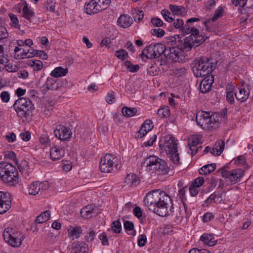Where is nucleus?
Instances as JSON below:
<instances>
[{
	"label": "nucleus",
	"instance_id": "nucleus-56",
	"mask_svg": "<svg viewBox=\"0 0 253 253\" xmlns=\"http://www.w3.org/2000/svg\"><path fill=\"white\" fill-rule=\"evenodd\" d=\"M112 228L115 233H120L122 229L121 222L119 220L113 221L112 223Z\"/></svg>",
	"mask_w": 253,
	"mask_h": 253
},
{
	"label": "nucleus",
	"instance_id": "nucleus-16",
	"mask_svg": "<svg viewBox=\"0 0 253 253\" xmlns=\"http://www.w3.org/2000/svg\"><path fill=\"white\" fill-rule=\"evenodd\" d=\"M22 17L27 24L32 23L35 19V13L33 10L28 6L27 3L24 4L22 8Z\"/></svg>",
	"mask_w": 253,
	"mask_h": 253
},
{
	"label": "nucleus",
	"instance_id": "nucleus-36",
	"mask_svg": "<svg viewBox=\"0 0 253 253\" xmlns=\"http://www.w3.org/2000/svg\"><path fill=\"white\" fill-rule=\"evenodd\" d=\"M11 237L9 240H6L5 241L7 242L10 245L13 247H19L21 246L22 243V234L20 233V235L17 236V237Z\"/></svg>",
	"mask_w": 253,
	"mask_h": 253
},
{
	"label": "nucleus",
	"instance_id": "nucleus-11",
	"mask_svg": "<svg viewBox=\"0 0 253 253\" xmlns=\"http://www.w3.org/2000/svg\"><path fill=\"white\" fill-rule=\"evenodd\" d=\"M55 136L61 140H67L70 139L72 132L71 129L64 125L57 126L54 131Z\"/></svg>",
	"mask_w": 253,
	"mask_h": 253
},
{
	"label": "nucleus",
	"instance_id": "nucleus-26",
	"mask_svg": "<svg viewBox=\"0 0 253 253\" xmlns=\"http://www.w3.org/2000/svg\"><path fill=\"white\" fill-rule=\"evenodd\" d=\"M55 82L51 78H48L44 84L41 87L43 94H46L49 90H53L55 87Z\"/></svg>",
	"mask_w": 253,
	"mask_h": 253
},
{
	"label": "nucleus",
	"instance_id": "nucleus-4",
	"mask_svg": "<svg viewBox=\"0 0 253 253\" xmlns=\"http://www.w3.org/2000/svg\"><path fill=\"white\" fill-rule=\"evenodd\" d=\"M121 167L122 163L120 158L111 154H106L102 157L100 162V169L105 173L119 170Z\"/></svg>",
	"mask_w": 253,
	"mask_h": 253
},
{
	"label": "nucleus",
	"instance_id": "nucleus-37",
	"mask_svg": "<svg viewBox=\"0 0 253 253\" xmlns=\"http://www.w3.org/2000/svg\"><path fill=\"white\" fill-rule=\"evenodd\" d=\"M28 65L32 68L34 71H36L41 70L43 67L42 62L38 60H30L28 61Z\"/></svg>",
	"mask_w": 253,
	"mask_h": 253
},
{
	"label": "nucleus",
	"instance_id": "nucleus-52",
	"mask_svg": "<svg viewBox=\"0 0 253 253\" xmlns=\"http://www.w3.org/2000/svg\"><path fill=\"white\" fill-rule=\"evenodd\" d=\"M125 66L126 69L131 72H136L139 69L138 65H132L129 61H126L125 62Z\"/></svg>",
	"mask_w": 253,
	"mask_h": 253
},
{
	"label": "nucleus",
	"instance_id": "nucleus-19",
	"mask_svg": "<svg viewBox=\"0 0 253 253\" xmlns=\"http://www.w3.org/2000/svg\"><path fill=\"white\" fill-rule=\"evenodd\" d=\"M160 158L154 155H151L145 158L142 163V166L148 168L150 169H155L156 166H158Z\"/></svg>",
	"mask_w": 253,
	"mask_h": 253
},
{
	"label": "nucleus",
	"instance_id": "nucleus-9",
	"mask_svg": "<svg viewBox=\"0 0 253 253\" xmlns=\"http://www.w3.org/2000/svg\"><path fill=\"white\" fill-rule=\"evenodd\" d=\"M161 191L159 189L152 190L149 192L145 196L144 202L146 206L148 207L150 210L153 211V208H154L157 205L158 199Z\"/></svg>",
	"mask_w": 253,
	"mask_h": 253
},
{
	"label": "nucleus",
	"instance_id": "nucleus-3",
	"mask_svg": "<svg viewBox=\"0 0 253 253\" xmlns=\"http://www.w3.org/2000/svg\"><path fill=\"white\" fill-rule=\"evenodd\" d=\"M160 194L156 206L153 211L160 216L165 217L172 212L171 200L164 191H160Z\"/></svg>",
	"mask_w": 253,
	"mask_h": 253
},
{
	"label": "nucleus",
	"instance_id": "nucleus-50",
	"mask_svg": "<svg viewBox=\"0 0 253 253\" xmlns=\"http://www.w3.org/2000/svg\"><path fill=\"white\" fill-rule=\"evenodd\" d=\"M158 115L161 118L168 117L170 115V110L168 106L159 109L157 112Z\"/></svg>",
	"mask_w": 253,
	"mask_h": 253
},
{
	"label": "nucleus",
	"instance_id": "nucleus-25",
	"mask_svg": "<svg viewBox=\"0 0 253 253\" xmlns=\"http://www.w3.org/2000/svg\"><path fill=\"white\" fill-rule=\"evenodd\" d=\"M20 233H21V232L17 228L8 227L4 229L3 236L4 240L6 241V240H9L11 237H13L14 236H15V237L17 238V236L20 235Z\"/></svg>",
	"mask_w": 253,
	"mask_h": 253
},
{
	"label": "nucleus",
	"instance_id": "nucleus-5",
	"mask_svg": "<svg viewBox=\"0 0 253 253\" xmlns=\"http://www.w3.org/2000/svg\"><path fill=\"white\" fill-rule=\"evenodd\" d=\"M13 108L18 117L23 118L29 116L34 109L32 100L26 97H21L13 104Z\"/></svg>",
	"mask_w": 253,
	"mask_h": 253
},
{
	"label": "nucleus",
	"instance_id": "nucleus-64",
	"mask_svg": "<svg viewBox=\"0 0 253 253\" xmlns=\"http://www.w3.org/2000/svg\"><path fill=\"white\" fill-rule=\"evenodd\" d=\"M142 126L148 132L150 131L153 127V122L150 120H146L142 125Z\"/></svg>",
	"mask_w": 253,
	"mask_h": 253
},
{
	"label": "nucleus",
	"instance_id": "nucleus-29",
	"mask_svg": "<svg viewBox=\"0 0 253 253\" xmlns=\"http://www.w3.org/2000/svg\"><path fill=\"white\" fill-rule=\"evenodd\" d=\"M224 146V142L220 140L215 143L214 146L211 148V153L213 155L219 156L223 152Z\"/></svg>",
	"mask_w": 253,
	"mask_h": 253
},
{
	"label": "nucleus",
	"instance_id": "nucleus-59",
	"mask_svg": "<svg viewBox=\"0 0 253 253\" xmlns=\"http://www.w3.org/2000/svg\"><path fill=\"white\" fill-rule=\"evenodd\" d=\"M151 33L153 36H156L157 37L161 38L165 35V32L162 29L158 28L151 30Z\"/></svg>",
	"mask_w": 253,
	"mask_h": 253
},
{
	"label": "nucleus",
	"instance_id": "nucleus-38",
	"mask_svg": "<svg viewBox=\"0 0 253 253\" xmlns=\"http://www.w3.org/2000/svg\"><path fill=\"white\" fill-rule=\"evenodd\" d=\"M213 236L212 235L209 234H204L200 238V240L205 244L212 246L215 244V241H212Z\"/></svg>",
	"mask_w": 253,
	"mask_h": 253
},
{
	"label": "nucleus",
	"instance_id": "nucleus-47",
	"mask_svg": "<svg viewBox=\"0 0 253 253\" xmlns=\"http://www.w3.org/2000/svg\"><path fill=\"white\" fill-rule=\"evenodd\" d=\"M82 232V228L80 226H77L71 229L69 233L70 234L72 239L74 240L79 237Z\"/></svg>",
	"mask_w": 253,
	"mask_h": 253
},
{
	"label": "nucleus",
	"instance_id": "nucleus-62",
	"mask_svg": "<svg viewBox=\"0 0 253 253\" xmlns=\"http://www.w3.org/2000/svg\"><path fill=\"white\" fill-rule=\"evenodd\" d=\"M9 34L6 28L3 26L0 27V40L6 39L8 37Z\"/></svg>",
	"mask_w": 253,
	"mask_h": 253
},
{
	"label": "nucleus",
	"instance_id": "nucleus-42",
	"mask_svg": "<svg viewBox=\"0 0 253 253\" xmlns=\"http://www.w3.org/2000/svg\"><path fill=\"white\" fill-rule=\"evenodd\" d=\"M238 93H235V97L237 100L241 101H245L247 99L249 96V92L245 90L244 88H239Z\"/></svg>",
	"mask_w": 253,
	"mask_h": 253
},
{
	"label": "nucleus",
	"instance_id": "nucleus-1",
	"mask_svg": "<svg viewBox=\"0 0 253 253\" xmlns=\"http://www.w3.org/2000/svg\"><path fill=\"white\" fill-rule=\"evenodd\" d=\"M159 147L163 152L166 153L167 156L173 163L176 165L179 163L177 142L172 135L168 134L164 136L160 141Z\"/></svg>",
	"mask_w": 253,
	"mask_h": 253
},
{
	"label": "nucleus",
	"instance_id": "nucleus-31",
	"mask_svg": "<svg viewBox=\"0 0 253 253\" xmlns=\"http://www.w3.org/2000/svg\"><path fill=\"white\" fill-rule=\"evenodd\" d=\"M169 9L172 12V14L178 16H184L187 13L186 9L182 6H177L175 5H169Z\"/></svg>",
	"mask_w": 253,
	"mask_h": 253
},
{
	"label": "nucleus",
	"instance_id": "nucleus-20",
	"mask_svg": "<svg viewBox=\"0 0 253 253\" xmlns=\"http://www.w3.org/2000/svg\"><path fill=\"white\" fill-rule=\"evenodd\" d=\"M213 82V77L207 76L201 82L199 88L202 93H205L211 90V85Z\"/></svg>",
	"mask_w": 253,
	"mask_h": 253
},
{
	"label": "nucleus",
	"instance_id": "nucleus-15",
	"mask_svg": "<svg viewBox=\"0 0 253 253\" xmlns=\"http://www.w3.org/2000/svg\"><path fill=\"white\" fill-rule=\"evenodd\" d=\"M210 113L205 111H199L196 114V120L198 126H200L203 129H205L209 118Z\"/></svg>",
	"mask_w": 253,
	"mask_h": 253
},
{
	"label": "nucleus",
	"instance_id": "nucleus-49",
	"mask_svg": "<svg viewBox=\"0 0 253 253\" xmlns=\"http://www.w3.org/2000/svg\"><path fill=\"white\" fill-rule=\"evenodd\" d=\"M124 226L126 232H130L129 233H128V234H130L131 235H134L135 234V231L133 230L134 225L132 222L126 221L124 222Z\"/></svg>",
	"mask_w": 253,
	"mask_h": 253
},
{
	"label": "nucleus",
	"instance_id": "nucleus-14",
	"mask_svg": "<svg viewBox=\"0 0 253 253\" xmlns=\"http://www.w3.org/2000/svg\"><path fill=\"white\" fill-rule=\"evenodd\" d=\"M14 57L16 59L32 58L33 54L30 52V49H26L23 47L16 46L14 50Z\"/></svg>",
	"mask_w": 253,
	"mask_h": 253
},
{
	"label": "nucleus",
	"instance_id": "nucleus-39",
	"mask_svg": "<svg viewBox=\"0 0 253 253\" xmlns=\"http://www.w3.org/2000/svg\"><path fill=\"white\" fill-rule=\"evenodd\" d=\"M123 115L127 118L134 116L137 113V109L135 108H130L125 106L122 109Z\"/></svg>",
	"mask_w": 253,
	"mask_h": 253
},
{
	"label": "nucleus",
	"instance_id": "nucleus-54",
	"mask_svg": "<svg viewBox=\"0 0 253 253\" xmlns=\"http://www.w3.org/2000/svg\"><path fill=\"white\" fill-rule=\"evenodd\" d=\"M187 190V186H185L183 188H181L178 191V195L179 198L181 199V201L183 203V204H185V201L186 200V191Z\"/></svg>",
	"mask_w": 253,
	"mask_h": 253
},
{
	"label": "nucleus",
	"instance_id": "nucleus-7",
	"mask_svg": "<svg viewBox=\"0 0 253 253\" xmlns=\"http://www.w3.org/2000/svg\"><path fill=\"white\" fill-rule=\"evenodd\" d=\"M167 58L173 62H182L185 60V55L184 51L180 47L176 46L170 47L167 52L164 53Z\"/></svg>",
	"mask_w": 253,
	"mask_h": 253
},
{
	"label": "nucleus",
	"instance_id": "nucleus-22",
	"mask_svg": "<svg viewBox=\"0 0 253 253\" xmlns=\"http://www.w3.org/2000/svg\"><path fill=\"white\" fill-rule=\"evenodd\" d=\"M14 166L11 164L6 162H1L0 163V179H6L8 173L13 172V167Z\"/></svg>",
	"mask_w": 253,
	"mask_h": 253
},
{
	"label": "nucleus",
	"instance_id": "nucleus-45",
	"mask_svg": "<svg viewBox=\"0 0 253 253\" xmlns=\"http://www.w3.org/2000/svg\"><path fill=\"white\" fill-rule=\"evenodd\" d=\"M161 14L163 18L168 22L171 23L174 20L175 16L168 10H162Z\"/></svg>",
	"mask_w": 253,
	"mask_h": 253
},
{
	"label": "nucleus",
	"instance_id": "nucleus-46",
	"mask_svg": "<svg viewBox=\"0 0 253 253\" xmlns=\"http://www.w3.org/2000/svg\"><path fill=\"white\" fill-rule=\"evenodd\" d=\"M132 14L134 20L135 22H140L143 18L144 12L142 10L134 9L132 11Z\"/></svg>",
	"mask_w": 253,
	"mask_h": 253
},
{
	"label": "nucleus",
	"instance_id": "nucleus-53",
	"mask_svg": "<svg viewBox=\"0 0 253 253\" xmlns=\"http://www.w3.org/2000/svg\"><path fill=\"white\" fill-rule=\"evenodd\" d=\"M106 101L109 104H112L116 101L114 92L110 90L106 96Z\"/></svg>",
	"mask_w": 253,
	"mask_h": 253
},
{
	"label": "nucleus",
	"instance_id": "nucleus-21",
	"mask_svg": "<svg viewBox=\"0 0 253 253\" xmlns=\"http://www.w3.org/2000/svg\"><path fill=\"white\" fill-rule=\"evenodd\" d=\"M219 115L218 113H215L210 115L209 118V122L208 121L206 126L205 130H209L211 129H215L218 127L219 122Z\"/></svg>",
	"mask_w": 253,
	"mask_h": 253
},
{
	"label": "nucleus",
	"instance_id": "nucleus-17",
	"mask_svg": "<svg viewBox=\"0 0 253 253\" xmlns=\"http://www.w3.org/2000/svg\"><path fill=\"white\" fill-rule=\"evenodd\" d=\"M6 177H5L6 180L1 179V180L9 186H13L18 183V173L14 167H13V172L8 173Z\"/></svg>",
	"mask_w": 253,
	"mask_h": 253
},
{
	"label": "nucleus",
	"instance_id": "nucleus-13",
	"mask_svg": "<svg viewBox=\"0 0 253 253\" xmlns=\"http://www.w3.org/2000/svg\"><path fill=\"white\" fill-rule=\"evenodd\" d=\"M183 206V209H180L178 214H177L175 216L176 223L181 225H184L187 223L191 214L190 212L188 211L185 204H184Z\"/></svg>",
	"mask_w": 253,
	"mask_h": 253
},
{
	"label": "nucleus",
	"instance_id": "nucleus-27",
	"mask_svg": "<svg viewBox=\"0 0 253 253\" xmlns=\"http://www.w3.org/2000/svg\"><path fill=\"white\" fill-rule=\"evenodd\" d=\"M125 183L130 186H136L140 183L139 177L135 174L130 173L126 176L125 179Z\"/></svg>",
	"mask_w": 253,
	"mask_h": 253
},
{
	"label": "nucleus",
	"instance_id": "nucleus-55",
	"mask_svg": "<svg viewBox=\"0 0 253 253\" xmlns=\"http://www.w3.org/2000/svg\"><path fill=\"white\" fill-rule=\"evenodd\" d=\"M190 30H191V32L190 33L191 34L189 37H191V38L194 39H197V38L201 37L202 38L204 42L205 41L206 39H205L204 37L202 35H199V31L197 29L194 27H192Z\"/></svg>",
	"mask_w": 253,
	"mask_h": 253
},
{
	"label": "nucleus",
	"instance_id": "nucleus-12",
	"mask_svg": "<svg viewBox=\"0 0 253 253\" xmlns=\"http://www.w3.org/2000/svg\"><path fill=\"white\" fill-rule=\"evenodd\" d=\"M11 206L9 194L0 191V214L6 212Z\"/></svg>",
	"mask_w": 253,
	"mask_h": 253
},
{
	"label": "nucleus",
	"instance_id": "nucleus-8",
	"mask_svg": "<svg viewBox=\"0 0 253 253\" xmlns=\"http://www.w3.org/2000/svg\"><path fill=\"white\" fill-rule=\"evenodd\" d=\"M221 174L226 181L235 183L240 180V179L244 174V171L241 169H236L232 170H225L222 172Z\"/></svg>",
	"mask_w": 253,
	"mask_h": 253
},
{
	"label": "nucleus",
	"instance_id": "nucleus-23",
	"mask_svg": "<svg viewBox=\"0 0 253 253\" xmlns=\"http://www.w3.org/2000/svg\"><path fill=\"white\" fill-rule=\"evenodd\" d=\"M118 25L123 28L130 27L133 23L132 18L128 15H122L118 19Z\"/></svg>",
	"mask_w": 253,
	"mask_h": 253
},
{
	"label": "nucleus",
	"instance_id": "nucleus-63",
	"mask_svg": "<svg viewBox=\"0 0 253 253\" xmlns=\"http://www.w3.org/2000/svg\"><path fill=\"white\" fill-rule=\"evenodd\" d=\"M95 235V231L93 230L89 229L88 232L85 235V238L87 242H92L94 240Z\"/></svg>",
	"mask_w": 253,
	"mask_h": 253
},
{
	"label": "nucleus",
	"instance_id": "nucleus-51",
	"mask_svg": "<svg viewBox=\"0 0 253 253\" xmlns=\"http://www.w3.org/2000/svg\"><path fill=\"white\" fill-rule=\"evenodd\" d=\"M115 56L118 59L124 60L128 57V53L124 49H120L115 51Z\"/></svg>",
	"mask_w": 253,
	"mask_h": 253
},
{
	"label": "nucleus",
	"instance_id": "nucleus-44",
	"mask_svg": "<svg viewBox=\"0 0 253 253\" xmlns=\"http://www.w3.org/2000/svg\"><path fill=\"white\" fill-rule=\"evenodd\" d=\"M38 181L34 182L29 187L28 191L30 195H36L39 192Z\"/></svg>",
	"mask_w": 253,
	"mask_h": 253
},
{
	"label": "nucleus",
	"instance_id": "nucleus-57",
	"mask_svg": "<svg viewBox=\"0 0 253 253\" xmlns=\"http://www.w3.org/2000/svg\"><path fill=\"white\" fill-rule=\"evenodd\" d=\"M173 25L175 29H178L180 31L181 27L183 26L184 21L181 18H174V20H173Z\"/></svg>",
	"mask_w": 253,
	"mask_h": 253
},
{
	"label": "nucleus",
	"instance_id": "nucleus-30",
	"mask_svg": "<svg viewBox=\"0 0 253 253\" xmlns=\"http://www.w3.org/2000/svg\"><path fill=\"white\" fill-rule=\"evenodd\" d=\"M169 169L168 167L166 162L160 159L158 166H156L155 170H156L160 174H166L168 173Z\"/></svg>",
	"mask_w": 253,
	"mask_h": 253
},
{
	"label": "nucleus",
	"instance_id": "nucleus-2",
	"mask_svg": "<svg viewBox=\"0 0 253 253\" xmlns=\"http://www.w3.org/2000/svg\"><path fill=\"white\" fill-rule=\"evenodd\" d=\"M214 69L212 63L205 56L200 57L193 63V72L197 77L205 76L212 72Z\"/></svg>",
	"mask_w": 253,
	"mask_h": 253
},
{
	"label": "nucleus",
	"instance_id": "nucleus-43",
	"mask_svg": "<svg viewBox=\"0 0 253 253\" xmlns=\"http://www.w3.org/2000/svg\"><path fill=\"white\" fill-rule=\"evenodd\" d=\"M8 16L10 19V26L16 29H20L21 26L17 16L13 13H9Z\"/></svg>",
	"mask_w": 253,
	"mask_h": 253
},
{
	"label": "nucleus",
	"instance_id": "nucleus-34",
	"mask_svg": "<svg viewBox=\"0 0 253 253\" xmlns=\"http://www.w3.org/2000/svg\"><path fill=\"white\" fill-rule=\"evenodd\" d=\"M68 69L64 68L62 67H56L52 70L50 73L52 77L55 78H60L66 75L68 73Z\"/></svg>",
	"mask_w": 253,
	"mask_h": 253
},
{
	"label": "nucleus",
	"instance_id": "nucleus-28",
	"mask_svg": "<svg viewBox=\"0 0 253 253\" xmlns=\"http://www.w3.org/2000/svg\"><path fill=\"white\" fill-rule=\"evenodd\" d=\"M95 206L92 205H88L83 208L81 211V216L85 219L91 217L95 213Z\"/></svg>",
	"mask_w": 253,
	"mask_h": 253
},
{
	"label": "nucleus",
	"instance_id": "nucleus-18",
	"mask_svg": "<svg viewBox=\"0 0 253 253\" xmlns=\"http://www.w3.org/2000/svg\"><path fill=\"white\" fill-rule=\"evenodd\" d=\"M65 154L64 147H53L50 148V156L52 161H57L61 159Z\"/></svg>",
	"mask_w": 253,
	"mask_h": 253
},
{
	"label": "nucleus",
	"instance_id": "nucleus-41",
	"mask_svg": "<svg viewBox=\"0 0 253 253\" xmlns=\"http://www.w3.org/2000/svg\"><path fill=\"white\" fill-rule=\"evenodd\" d=\"M97 8L100 11L106 9L111 3V0H94Z\"/></svg>",
	"mask_w": 253,
	"mask_h": 253
},
{
	"label": "nucleus",
	"instance_id": "nucleus-58",
	"mask_svg": "<svg viewBox=\"0 0 253 253\" xmlns=\"http://www.w3.org/2000/svg\"><path fill=\"white\" fill-rule=\"evenodd\" d=\"M223 13V8L222 6L218 7L217 10L215 12L214 15L211 18L212 21H215L217 20L219 18L222 16Z\"/></svg>",
	"mask_w": 253,
	"mask_h": 253
},
{
	"label": "nucleus",
	"instance_id": "nucleus-61",
	"mask_svg": "<svg viewBox=\"0 0 253 253\" xmlns=\"http://www.w3.org/2000/svg\"><path fill=\"white\" fill-rule=\"evenodd\" d=\"M32 54L35 56H39L43 59H46L48 57L47 53L42 50H33Z\"/></svg>",
	"mask_w": 253,
	"mask_h": 253
},
{
	"label": "nucleus",
	"instance_id": "nucleus-60",
	"mask_svg": "<svg viewBox=\"0 0 253 253\" xmlns=\"http://www.w3.org/2000/svg\"><path fill=\"white\" fill-rule=\"evenodd\" d=\"M0 98L3 103H7L10 100V94L8 91H3L0 94Z\"/></svg>",
	"mask_w": 253,
	"mask_h": 253
},
{
	"label": "nucleus",
	"instance_id": "nucleus-48",
	"mask_svg": "<svg viewBox=\"0 0 253 253\" xmlns=\"http://www.w3.org/2000/svg\"><path fill=\"white\" fill-rule=\"evenodd\" d=\"M202 137L201 135H193L188 139V146L197 145L201 142Z\"/></svg>",
	"mask_w": 253,
	"mask_h": 253
},
{
	"label": "nucleus",
	"instance_id": "nucleus-33",
	"mask_svg": "<svg viewBox=\"0 0 253 253\" xmlns=\"http://www.w3.org/2000/svg\"><path fill=\"white\" fill-rule=\"evenodd\" d=\"M216 168L214 163L206 165L199 169V173L201 175H208L213 172Z\"/></svg>",
	"mask_w": 253,
	"mask_h": 253
},
{
	"label": "nucleus",
	"instance_id": "nucleus-6",
	"mask_svg": "<svg viewBox=\"0 0 253 253\" xmlns=\"http://www.w3.org/2000/svg\"><path fill=\"white\" fill-rule=\"evenodd\" d=\"M167 52L165 45L161 43L151 44L146 47L142 51V54L148 59H154L160 56L163 53Z\"/></svg>",
	"mask_w": 253,
	"mask_h": 253
},
{
	"label": "nucleus",
	"instance_id": "nucleus-35",
	"mask_svg": "<svg viewBox=\"0 0 253 253\" xmlns=\"http://www.w3.org/2000/svg\"><path fill=\"white\" fill-rule=\"evenodd\" d=\"M8 55L4 52V47L0 45V71L4 68V64L8 62Z\"/></svg>",
	"mask_w": 253,
	"mask_h": 253
},
{
	"label": "nucleus",
	"instance_id": "nucleus-32",
	"mask_svg": "<svg viewBox=\"0 0 253 253\" xmlns=\"http://www.w3.org/2000/svg\"><path fill=\"white\" fill-rule=\"evenodd\" d=\"M71 250H75L76 253H88V251L87 246L83 242L74 243L72 246Z\"/></svg>",
	"mask_w": 253,
	"mask_h": 253
},
{
	"label": "nucleus",
	"instance_id": "nucleus-40",
	"mask_svg": "<svg viewBox=\"0 0 253 253\" xmlns=\"http://www.w3.org/2000/svg\"><path fill=\"white\" fill-rule=\"evenodd\" d=\"M50 216V212L49 211H46L42 212L37 217L35 222L38 224L42 223L47 221L49 219Z\"/></svg>",
	"mask_w": 253,
	"mask_h": 253
},
{
	"label": "nucleus",
	"instance_id": "nucleus-24",
	"mask_svg": "<svg viewBox=\"0 0 253 253\" xmlns=\"http://www.w3.org/2000/svg\"><path fill=\"white\" fill-rule=\"evenodd\" d=\"M94 0H88L84 4V11L88 14H93L99 12Z\"/></svg>",
	"mask_w": 253,
	"mask_h": 253
},
{
	"label": "nucleus",
	"instance_id": "nucleus-10",
	"mask_svg": "<svg viewBox=\"0 0 253 253\" xmlns=\"http://www.w3.org/2000/svg\"><path fill=\"white\" fill-rule=\"evenodd\" d=\"M198 39H194L191 37H187L183 40L182 42V45L180 46V48L184 51H189L193 47L198 46L204 42L202 38L199 37Z\"/></svg>",
	"mask_w": 253,
	"mask_h": 253
}]
</instances>
